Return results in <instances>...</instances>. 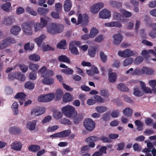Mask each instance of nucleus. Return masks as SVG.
I'll use <instances>...</instances> for the list:
<instances>
[{
    "mask_svg": "<svg viewBox=\"0 0 156 156\" xmlns=\"http://www.w3.org/2000/svg\"><path fill=\"white\" fill-rule=\"evenodd\" d=\"M149 53H151L152 55H154L156 58V53L154 51V50L152 49L148 50L147 51L144 50L142 51L141 54L142 55L146 57L148 55ZM152 60L154 61H156V58H153Z\"/></svg>",
    "mask_w": 156,
    "mask_h": 156,
    "instance_id": "obj_23",
    "label": "nucleus"
},
{
    "mask_svg": "<svg viewBox=\"0 0 156 156\" xmlns=\"http://www.w3.org/2000/svg\"><path fill=\"white\" fill-rule=\"evenodd\" d=\"M9 77L11 80L16 78L21 81H24L25 79V76L19 72L10 73L9 74Z\"/></svg>",
    "mask_w": 156,
    "mask_h": 156,
    "instance_id": "obj_8",
    "label": "nucleus"
},
{
    "mask_svg": "<svg viewBox=\"0 0 156 156\" xmlns=\"http://www.w3.org/2000/svg\"><path fill=\"white\" fill-rule=\"evenodd\" d=\"M26 11L31 15L34 16H36L37 15V12L30 7H27L26 9Z\"/></svg>",
    "mask_w": 156,
    "mask_h": 156,
    "instance_id": "obj_54",
    "label": "nucleus"
},
{
    "mask_svg": "<svg viewBox=\"0 0 156 156\" xmlns=\"http://www.w3.org/2000/svg\"><path fill=\"white\" fill-rule=\"evenodd\" d=\"M62 100L64 102H68L71 101L73 99L69 93L67 92L65 93L62 97Z\"/></svg>",
    "mask_w": 156,
    "mask_h": 156,
    "instance_id": "obj_28",
    "label": "nucleus"
},
{
    "mask_svg": "<svg viewBox=\"0 0 156 156\" xmlns=\"http://www.w3.org/2000/svg\"><path fill=\"white\" fill-rule=\"evenodd\" d=\"M117 76L115 73H109L108 80L110 82L114 83L116 80Z\"/></svg>",
    "mask_w": 156,
    "mask_h": 156,
    "instance_id": "obj_33",
    "label": "nucleus"
},
{
    "mask_svg": "<svg viewBox=\"0 0 156 156\" xmlns=\"http://www.w3.org/2000/svg\"><path fill=\"white\" fill-rule=\"evenodd\" d=\"M98 140V138L96 136H90L86 138L85 141L87 143H92Z\"/></svg>",
    "mask_w": 156,
    "mask_h": 156,
    "instance_id": "obj_46",
    "label": "nucleus"
},
{
    "mask_svg": "<svg viewBox=\"0 0 156 156\" xmlns=\"http://www.w3.org/2000/svg\"><path fill=\"white\" fill-rule=\"evenodd\" d=\"M142 75L145 74L147 75H150L154 73V70L150 68L143 67L142 68Z\"/></svg>",
    "mask_w": 156,
    "mask_h": 156,
    "instance_id": "obj_29",
    "label": "nucleus"
},
{
    "mask_svg": "<svg viewBox=\"0 0 156 156\" xmlns=\"http://www.w3.org/2000/svg\"><path fill=\"white\" fill-rule=\"evenodd\" d=\"M133 61V59L131 58H126L123 62V66H126L131 64L132 63Z\"/></svg>",
    "mask_w": 156,
    "mask_h": 156,
    "instance_id": "obj_52",
    "label": "nucleus"
},
{
    "mask_svg": "<svg viewBox=\"0 0 156 156\" xmlns=\"http://www.w3.org/2000/svg\"><path fill=\"white\" fill-rule=\"evenodd\" d=\"M62 72L68 75L72 74L73 72V71L72 69L69 68L66 69H62Z\"/></svg>",
    "mask_w": 156,
    "mask_h": 156,
    "instance_id": "obj_62",
    "label": "nucleus"
},
{
    "mask_svg": "<svg viewBox=\"0 0 156 156\" xmlns=\"http://www.w3.org/2000/svg\"><path fill=\"white\" fill-rule=\"evenodd\" d=\"M55 98L54 94L50 93L40 95L38 98V101L40 102H48L52 101Z\"/></svg>",
    "mask_w": 156,
    "mask_h": 156,
    "instance_id": "obj_4",
    "label": "nucleus"
},
{
    "mask_svg": "<svg viewBox=\"0 0 156 156\" xmlns=\"http://www.w3.org/2000/svg\"><path fill=\"white\" fill-rule=\"evenodd\" d=\"M64 28V26L62 24L55 23V34L62 32Z\"/></svg>",
    "mask_w": 156,
    "mask_h": 156,
    "instance_id": "obj_22",
    "label": "nucleus"
},
{
    "mask_svg": "<svg viewBox=\"0 0 156 156\" xmlns=\"http://www.w3.org/2000/svg\"><path fill=\"white\" fill-rule=\"evenodd\" d=\"M5 92L7 95H10L12 94L13 91L12 88L9 86H7L5 88Z\"/></svg>",
    "mask_w": 156,
    "mask_h": 156,
    "instance_id": "obj_61",
    "label": "nucleus"
},
{
    "mask_svg": "<svg viewBox=\"0 0 156 156\" xmlns=\"http://www.w3.org/2000/svg\"><path fill=\"white\" fill-rule=\"evenodd\" d=\"M111 16V13L109 10L104 9L99 13V17L103 19H106L110 18Z\"/></svg>",
    "mask_w": 156,
    "mask_h": 156,
    "instance_id": "obj_12",
    "label": "nucleus"
},
{
    "mask_svg": "<svg viewBox=\"0 0 156 156\" xmlns=\"http://www.w3.org/2000/svg\"><path fill=\"white\" fill-rule=\"evenodd\" d=\"M104 6V4L102 2H99L94 4L90 9L91 12L95 14L99 12L100 9L102 8Z\"/></svg>",
    "mask_w": 156,
    "mask_h": 156,
    "instance_id": "obj_11",
    "label": "nucleus"
},
{
    "mask_svg": "<svg viewBox=\"0 0 156 156\" xmlns=\"http://www.w3.org/2000/svg\"><path fill=\"white\" fill-rule=\"evenodd\" d=\"M22 145L21 142L18 141H15L11 145L12 148L16 151H20Z\"/></svg>",
    "mask_w": 156,
    "mask_h": 156,
    "instance_id": "obj_18",
    "label": "nucleus"
},
{
    "mask_svg": "<svg viewBox=\"0 0 156 156\" xmlns=\"http://www.w3.org/2000/svg\"><path fill=\"white\" fill-rule=\"evenodd\" d=\"M14 21V19L11 16H5L3 18L2 23L6 26H10Z\"/></svg>",
    "mask_w": 156,
    "mask_h": 156,
    "instance_id": "obj_13",
    "label": "nucleus"
},
{
    "mask_svg": "<svg viewBox=\"0 0 156 156\" xmlns=\"http://www.w3.org/2000/svg\"><path fill=\"white\" fill-rule=\"evenodd\" d=\"M83 125L85 128L89 131L93 130L95 127L94 122L90 118H87L84 120Z\"/></svg>",
    "mask_w": 156,
    "mask_h": 156,
    "instance_id": "obj_7",
    "label": "nucleus"
},
{
    "mask_svg": "<svg viewBox=\"0 0 156 156\" xmlns=\"http://www.w3.org/2000/svg\"><path fill=\"white\" fill-rule=\"evenodd\" d=\"M94 98L96 101L99 103H103L104 102V99L100 96L95 95L94 96Z\"/></svg>",
    "mask_w": 156,
    "mask_h": 156,
    "instance_id": "obj_59",
    "label": "nucleus"
},
{
    "mask_svg": "<svg viewBox=\"0 0 156 156\" xmlns=\"http://www.w3.org/2000/svg\"><path fill=\"white\" fill-rule=\"evenodd\" d=\"M99 31L98 30L95 28H92L90 31L89 36L90 37L94 38L98 33Z\"/></svg>",
    "mask_w": 156,
    "mask_h": 156,
    "instance_id": "obj_35",
    "label": "nucleus"
},
{
    "mask_svg": "<svg viewBox=\"0 0 156 156\" xmlns=\"http://www.w3.org/2000/svg\"><path fill=\"white\" fill-rule=\"evenodd\" d=\"M46 37V36L45 34H42L38 37L35 38L34 41L38 47H40L44 51L53 50V48L51 47L49 45H47L45 46V43H42L43 41Z\"/></svg>",
    "mask_w": 156,
    "mask_h": 156,
    "instance_id": "obj_1",
    "label": "nucleus"
},
{
    "mask_svg": "<svg viewBox=\"0 0 156 156\" xmlns=\"http://www.w3.org/2000/svg\"><path fill=\"white\" fill-rule=\"evenodd\" d=\"M123 114L126 116H130L133 113L132 110L129 108H125L123 111Z\"/></svg>",
    "mask_w": 156,
    "mask_h": 156,
    "instance_id": "obj_47",
    "label": "nucleus"
},
{
    "mask_svg": "<svg viewBox=\"0 0 156 156\" xmlns=\"http://www.w3.org/2000/svg\"><path fill=\"white\" fill-rule=\"evenodd\" d=\"M118 55L121 57L126 58L134 55H137L138 53L135 51H132L127 49L123 51H119L118 52Z\"/></svg>",
    "mask_w": 156,
    "mask_h": 156,
    "instance_id": "obj_6",
    "label": "nucleus"
},
{
    "mask_svg": "<svg viewBox=\"0 0 156 156\" xmlns=\"http://www.w3.org/2000/svg\"><path fill=\"white\" fill-rule=\"evenodd\" d=\"M100 55L101 60L103 62H106L107 59V57L104 52L102 51L100 52Z\"/></svg>",
    "mask_w": 156,
    "mask_h": 156,
    "instance_id": "obj_63",
    "label": "nucleus"
},
{
    "mask_svg": "<svg viewBox=\"0 0 156 156\" xmlns=\"http://www.w3.org/2000/svg\"><path fill=\"white\" fill-rule=\"evenodd\" d=\"M117 88L122 91H127L129 90V89L126 86V85L123 83H120L117 85Z\"/></svg>",
    "mask_w": 156,
    "mask_h": 156,
    "instance_id": "obj_42",
    "label": "nucleus"
},
{
    "mask_svg": "<svg viewBox=\"0 0 156 156\" xmlns=\"http://www.w3.org/2000/svg\"><path fill=\"white\" fill-rule=\"evenodd\" d=\"M29 59L32 61L37 62L40 59V56L36 54H33L30 55L29 57Z\"/></svg>",
    "mask_w": 156,
    "mask_h": 156,
    "instance_id": "obj_34",
    "label": "nucleus"
},
{
    "mask_svg": "<svg viewBox=\"0 0 156 156\" xmlns=\"http://www.w3.org/2000/svg\"><path fill=\"white\" fill-rule=\"evenodd\" d=\"M37 122V120H34L28 122L27 124V128L30 130H34Z\"/></svg>",
    "mask_w": 156,
    "mask_h": 156,
    "instance_id": "obj_17",
    "label": "nucleus"
},
{
    "mask_svg": "<svg viewBox=\"0 0 156 156\" xmlns=\"http://www.w3.org/2000/svg\"><path fill=\"white\" fill-rule=\"evenodd\" d=\"M33 27L34 30L35 32H37L41 31L43 28L40 25L39 23L38 22L34 23Z\"/></svg>",
    "mask_w": 156,
    "mask_h": 156,
    "instance_id": "obj_44",
    "label": "nucleus"
},
{
    "mask_svg": "<svg viewBox=\"0 0 156 156\" xmlns=\"http://www.w3.org/2000/svg\"><path fill=\"white\" fill-rule=\"evenodd\" d=\"M57 47L58 48L60 49H66V40L64 39L62 40L58 43Z\"/></svg>",
    "mask_w": 156,
    "mask_h": 156,
    "instance_id": "obj_30",
    "label": "nucleus"
},
{
    "mask_svg": "<svg viewBox=\"0 0 156 156\" xmlns=\"http://www.w3.org/2000/svg\"><path fill=\"white\" fill-rule=\"evenodd\" d=\"M95 109L96 111L99 113H103L108 110V108L106 107L103 106H97Z\"/></svg>",
    "mask_w": 156,
    "mask_h": 156,
    "instance_id": "obj_41",
    "label": "nucleus"
},
{
    "mask_svg": "<svg viewBox=\"0 0 156 156\" xmlns=\"http://www.w3.org/2000/svg\"><path fill=\"white\" fill-rule=\"evenodd\" d=\"M55 100L56 101L60 100L63 94V92L62 90L60 88H58L55 90Z\"/></svg>",
    "mask_w": 156,
    "mask_h": 156,
    "instance_id": "obj_21",
    "label": "nucleus"
},
{
    "mask_svg": "<svg viewBox=\"0 0 156 156\" xmlns=\"http://www.w3.org/2000/svg\"><path fill=\"white\" fill-rule=\"evenodd\" d=\"M105 26L109 27H115L118 28H121L122 26V24L120 22L118 21H113L109 23H105Z\"/></svg>",
    "mask_w": 156,
    "mask_h": 156,
    "instance_id": "obj_15",
    "label": "nucleus"
},
{
    "mask_svg": "<svg viewBox=\"0 0 156 156\" xmlns=\"http://www.w3.org/2000/svg\"><path fill=\"white\" fill-rule=\"evenodd\" d=\"M72 3L70 0L65 1L64 3V10L66 12L69 11L71 9Z\"/></svg>",
    "mask_w": 156,
    "mask_h": 156,
    "instance_id": "obj_27",
    "label": "nucleus"
},
{
    "mask_svg": "<svg viewBox=\"0 0 156 156\" xmlns=\"http://www.w3.org/2000/svg\"><path fill=\"white\" fill-rule=\"evenodd\" d=\"M1 8L6 12H10L12 10V7L11 3L9 2L2 5L1 6Z\"/></svg>",
    "mask_w": 156,
    "mask_h": 156,
    "instance_id": "obj_24",
    "label": "nucleus"
},
{
    "mask_svg": "<svg viewBox=\"0 0 156 156\" xmlns=\"http://www.w3.org/2000/svg\"><path fill=\"white\" fill-rule=\"evenodd\" d=\"M58 59L61 62H63L68 63H70L69 58L65 55H62L58 57Z\"/></svg>",
    "mask_w": 156,
    "mask_h": 156,
    "instance_id": "obj_43",
    "label": "nucleus"
},
{
    "mask_svg": "<svg viewBox=\"0 0 156 156\" xmlns=\"http://www.w3.org/2000/svg\"><path fill=\"white\" fill-rule=\"evenodd\" d=\"M87 16L86 14H84L82 15L81 14H79L78 15L76 24H79L80 23L83 21H86L87 20Z\"/></svg>",
    "mask_w": 156,
    "mask_h": 156,
    "instance_id": "obj_31",
    "label": "nucleus"
},
{
    "mask_svg": "<svg viewBox=\"0 0 156 156\" xmlns=\"http://www.w3.org/2000/svg\"><path fill=\"white\" fill-rule=\"evenodd\" d=\"M113 19L115 20H119L121 22L124 21V23L128 22L129 20H125L123 17H122L121 15L116 12H114L113 14Z\"/></svg>",
    "mask_w": 156,
    "mask_h": 156,
    "instance_id": "obj_14",
    "label": "nucleus"
},
{
    "mask_svg": "<svg viewBox=\"0 0 156 156\" xmlns=\"http://www.w3.org/2000/svg\"><path fill=\"white\" fill-rule=\"evenodd\" d=\"M119 12L125 18H129L132 15L131 12L126 11L124 9H120L119 10Z\"/></svg>",
    "mask_w": 156,
    "mask_h": 156,
    "instance_id": "obj_37",
    "label": "nucleus"
},
{
    "mask_svg": "<svg viewBox=\"0 0 156 156\" xmlns=\"http://www.w3.org/2000/svg\"><path fill=\"white\" fill-rule=\"evenodd\" d=\"M134 92H133V94L136 96H141L143 95V93L140 90V88L138 87H136L134 88Z\"/></svg>",
    "mask_w": 156,
    "mask_h": 156,
    "instance_id": "obj_39",
    "label": "nucleus"
},
{
    "mask_svg": "<svg viewBox=\"0 0 156 156\" xmlns=\"http://www.w3.org/2000/svg\"><path fill=\"white\" fill-rule=\"evenodd\" d=\"M69 49L72 53L75 55L79 54L78 50L76 47L71 44H70Z\"/></svg>",
    "mask_w": 156,
    "mask_h": 156,
    "instance_id": "obj_45",
    "label": "nucleus"
},
{
    "mask_svg": "<svg viewBox=\"0 0 156 156\" xmlns=\"http://www.w3.org/2000/svg\"><path fill=\"white\" fill-rule=\"evenodd\" d=\"M48 23V21L44 18L43 17L40 18L39 24L43 28L45 27L47 25Z\"/></svg>",
    "mask_w": 156,
    "mask_h": 156,
    "instance_id": "obj_50",
    "label": "nucleus"
},
{
    "mask_svg": "<svg viewBox=\"0 0 156 156\" xmlns=\"http://www.w3.org/2000/svg\"><path fill=\"white\" fill-rule=\"evenodd\" d=\"M59 128L58 126H49L47 129V131L48 132H52L54 131Z\"/></svg>",
    "mask_w": 156,
    "mask_h": 156,
    "instance_id": "obj_57",
    "label": "nucleus"
},
{
    "mask_svg": "<svg viewBox=\"0 0 156 156\" xmlns=\"http://www.w3.org/2000/svg\"><path fill=\"white\" fill-rule=\"evenodd\" d=\"M30 42L25 44L24 46L25 49L26 50H32L34 48V44H31L30 46Z\"/></svg>",
    "mask_w": 156,
    "mask_h": 156,
    "instance_id": "obj_55",
    "label": "nucleus"
},
{
    "mask_svg": "<svg viewBox=\"0 0 156 156\" xmlns=\"http://www.w3.org/2000/svg\"><path fill=\"white\" fill-rule=\"evenodd\" d=\"M135 123L137 126V129L139 131H141L143 129V124L141 121L139 120H136Z\"/></svg>",
    "mask_w": 156,
    "mask_h": 156,
    "instance_id": "obj_53",
    "label": "nucleus"
},
{
    "mask_svg": "<svg viewBox=\"0 0 156 156\" xmlns=\"http://www.w3.org/2000/svg\"><path fill=\"white\" fill-rule=\"evenodd\" d=\"M26 97L25 95L22 92L19 93L17 94L15 96V98L16 99H18L20 105L23 104L25 101V98Z\"/></svg>",
    "mask_w": 156,
    "mask_h": 156,
    "instance_id": "obj_19",
    "label": "nucleus"
},
{
    "mask_svg": "<svg viewBox=\"0 0 156 156\" xmlns=\"http://www.w3.org/2000/svg\"><path fill=\"white\" fill-rule=\"evenodd\" d=\"M38 73L41 74V76L43 78L51 77L54 75L53 72L48 69L45 66H43L38 71Z\"/></svg>",
    "mask_w": 156,
    "mask_h": 156,
    "instance_id": "obj_5",
    "label": "nucleus"
},
{
    "mask_svg": "<svg viewBox=\"0 0 156 156\" xmlns=\"http://www.w3.org/2000/svg\"><path fill=\"white\" fill-rule=\"evenodd\" d=\"M62 112L67 117L70 119L75 118L77 114V112L75 108L70 105H67L61 108Z\"/></svg>",
    "mask_w": 156,
    "mask_h": 156,
    "instance_id": "obj_2",
    "label": "nucleus"
},
{
    "mask_svg": "<svg viewBox=\"0 0 156 156\" xmlns=\"http://www.w3.org/2000/svg\"><path fill=\"white\" fill-rule=\"evenodd\" d=\"M49 11L48 9H44L43 8H39L37 10L38 13L41 15H44L48 13Z\"/></svg>",
    "mask_w": 156,
    "mask_h": 156,
    "instance_id": "obj_38",
    "label": "nucleus"
},
{
    "mask_svg": "<svg viewBox=\"0 0 156 156\" xmlns=\"http://www.w3.org/2000/svg\"><path fill=\"white\" fill-rule=\"evenodd\" d=\"M52 117L50 115H48L45 116L43 119L42 121V124H44L46 123L50 122L51 120Z\"/></svg>",
    "mask_w": 156,
    "mask_h": 156,
    "instance_id": "obj_60",
    "label": "nucleus"
},
{
    "mask_svg": "<svg viewBox=\"0 0 156 156\" xmlns=\"http://www.w3.org/2000/svg\"><path fill=\"white\" fill-rule=\"evenodd\" d=\"M16 41L13 38H8L3 40L0 43V49H2L7 47L10 43H15Z\"/></svg>",
    "mask_w": 156,
    "mask_h": 156,
    "instance_id": "obj_9",
    "label": "nucleus"
},
{
    "mask_svg": "<svg viewBox=\"0 0 156 156\" xmlns=\"http://www.w3.org/2000/svg\"><path fill=\"white\" fill-rule=\"evenodd\" d=\"M33 23L30 21L24 22L21 25L22 30L24 34L27 36H31L33 34Z\"/></svg>",
    "mask_w": 156,
    "mask_h": 156,
    "instance_id": "obj_3",
    "label": "nucleus"
},
{
    "mask_svg": "<svg viewBox=\"0 0 156 156\" xmlns=\"http://www.w3.org/2000/svg\"><path fill=\"white\" fill-rule=\"evenodd\" d=\"M29 68L33 71L37 70L39 67V66L36 64L30 63L29 66Z\"/></svg>",
    "mask_w": 156,
    "mask_h": 156,
    "instance_id": "obj_51",
    "label": "nucleus"
},
{
    "mask_svg": "<svg viewBox=\"0 0 156 156\" xmlns=\"http://www.w3.org/2000/svg\"><path fill=\"white\" fill-rule=\"evenodd\" d=\"M42 82L43 83L48 85H52L54 83L53 79L51 78H48V77H45L42 80Z\"/></svg>",
    "mask_w": 156,
    "mask_h": 156,
    "instance_id": "obj_36",
    "label": "nucleus"
},
{
    "mask_svg": "<svg viewBox=\"0 0 156 156\" xmlns=\"http://www.w3.org/2000/svg\"><path fill=\"white\" fill-rule=\"evenodd\" d=\"M46 111L44 107H41L33 109L31 112L32 115L37 116L44 114Z\"/></svg>",
    "mask_w": 156,
    "mask_h": 156,
    "instance_id": "obj_10",
    "label": "nucleus"
},
{
    "mask_svg": "<svg viewBox=\"0 0 156 156\" xmlns=\"http://www.w3.org/2000/svg\"><path fill=\"white\" fill-rule=\"evenodd\" d=\"M29 77L30 80H34L37 78V73L35 71L31 72L29 76Z\"/></svg>",
    "mask_w": 156,
    "mask_h": 156,
    "instance_id": "obj_64",
    "label": "nucleus"
},
{
    "mask_svg": "<svg viewBox=\"0 0 156 156\" xmlns=\"http://www.w3.org/2000/svg\"><path fill=\"white\" fill-rule=\"evenodd\" d=\"M100 94L105 97H108L109 96L108 91L106 90H102L100 91Z\"/></svg>",
    "mask_w": 156,
    "mask_h": 156,
    "instance_id": "obj_58",
    "label": "nucleus"
},
{
    "mask_svg": "<svg viewBox=\"0 0 156 156\" xmlns=\"http://www.w3.org/2000/svg\"><path fill=\"white\" fill-rule=\"evenodd\" d=\"M21 30V27L18 26H15L12 27L10 29V33L15 35H17Z\"/></svg>",
    "mask_w": 156,
    "mask_h": 156,
    "instance_id": "obj_25",
    "label": "nucleus"
},
{
    "mask_svg": "<svg viewBox=\"0 0 156 156\" xmlns=\"http://www.w3.org/2000/svg\"><path fill=\"white\" fill-rule=\"evenodd\" d=\"M148 83L149 86L152 88L153 91L156 93V80H150Z\"/></svg>",
    "mask_w": 156,
    "mask_h": 156,
    "instance_id": "obj_32",
    "label": "nucleus"
},
{
    "mask_svg": "<svg viewBox=\"0 0 156 156\" xmlns=\"http://www.w3.org/2000/svg\"><path fill=\"white\" fill-rule=\"evenodd\" d=\"M47 32L49 34H55V23H50L47 27Z\"/></svg>",
    "mask_w": 156,
    "mask_h": 156,
    "instance_id": "obj_20",
    "label": "nucleus"
},
{
    "mask_svg": "<svg viewBox=\"0 0 156 156\" xmlns=\"http://www.w3.org/2000/svg\"><path fill=\"white\" fill-rule=\"evenodd\" d=\"M97 48L96 47H92L90 48L88 50L89 55L91 57L95 56L96 54Z\"/></svg>",
    "mask_w": 156,
    "mask_h": 156,
    "instance_id": "obj_40",
    "label": "nucleus"
},
{
    "mask_svg": "<svg viewBox=\"0 0 156 156\" xmlns=\"http://www.w3.org/2000/svg\"><path fill=\"white\" fill-rule=\"evenodd\" d=\"M59 133L60 138L61 137H65L69 136L71 133L70 131L69 130H65Z\"/></svg>",
    "mask_w": 156,
    "mask_h": 156,
    "instance_id": "obj_48",
    "label": "nucleus"
},
{
    "mask_svg": "<svg viewBox=\"0 0 156 156\" xmlns=\"http://www.w3.org/2000/svg\"><path fill=\"white\" fill-rule=\"evenodd\" d=\"M52 115L55 119L58 120L62 118V114L59 110H55L53 111Z\"/></svg>",
    "mask_w": 156,
    "mask_h": 156,
    "instance_id": "obj_26",
    "label": "nucleus"
},
{
    "mask_svg": "<svg viewBox=\"0 0 156 156\" xmlns=\"http://www.w3.org/2000/svg\"><path fill=\"white\" fill-rule=\"evenodd\" d=\"M40 149V147L37 145H31L28 147L29 151L32 152H36Z\"/></svg>",
    "mask_w": 156,
    "mask_h": 156,
    "instance_id": "obj_49",
    "label": "nucleus"
},
{
    "mask_svg": "<svg viewBox=\"0 0 156 156\" xmlns=\"http://www.w3.org/2000/svg\"><path fill=\"white\" fill-rule=\"evenodd\" d=\"M25 87L26 88H28L29 89H32L34 88V83L28 82L25 84Z\"/></svg>",
    "mask_w": 156,
    "mask_h": 156,
    "instance_id": "obj_56",
    "label": "nucleus"
},
{
    "mask_svg": "<svg viewBox=\"0 0 156 156\" xmlns=\"http://www.w3.org/2000/svg\"><path fill=\"white\" fill-rule=\"evenodd\" d=\"M113 37L114 39L113 43L115 45L119 44L122 41L123 37L120 34L114 35Z\"/></svg>",
    "mask_w": 156,
    "mask_h": 156,
    "instance_id": "obj_16",
    "label": "nucleus"
}]
</instances>
